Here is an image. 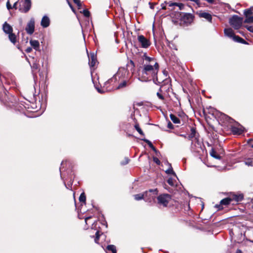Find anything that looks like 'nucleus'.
I'll return each instance as SVG.
<instances>
[{
	"instance_id": "obj_1",
	"label": "nucleus",
	"mask_w": 253,
	"mask_h": 253,
	"mask_svg": "<svg viewBox=\"0 0 253 253\" xmlns=\"http://www.w3.org/2000/svg\"><path fill=\"white\" fill-rule=\"evenodd\" d=\"M159 70V65L157 62L154 64H144L143 67H140L138 70V80L142 82H148L153 80L154 83L160 85L164 81L159 79L157 76Z\"/></svg>"
},
{
	"instance_id": "obj_2",
	"label": "nucleus",
	"mask_w": 253,
	"mask_h": 253,
	"mask_svg": "<svg viewBox=\"0 0 253 253\" xmlns=\"http://www.w3.org/2000/svg\"><path fill=\"white\" fill-rule=\"evenodd\" d=\"M155 192V194H157V189H150L148 191H146L143 194H138L134 195V197L135 200L139 201L142 199H144L146 202H151L152 201V197H150L147 199V195L150 194V193Z\"/></svg>"
},
{
	"instance_id": "obj_3",
	"label": "nucleus",
	"mask_w": 253,
	"mask_h": 253,
	"mask_svg": "<svg viewBox=\"0 0 253 253\" xmlns=\"http://www.w3.org/2000/svg\"><path fill=\"white\" fill-rule=\"evenodd\" d=\"M180 15L181 24L183 23L186 26L190 24L194 18V15L190 13L181 12Z\"/></svg>"
},
{
	"instance_id": "obj_4",
	"label": "nucleus",
	"mask_w": 253,
	"mask_h": 253,
	"mask_svg": "<svg viewBox=\"0 0 253 253\" xmlns=\"http://www.w3.org/2000/svg\"><path fill=\"white\" fill-rule=\"evenodd\" d=\"M243 18L237 15H234L229 19L230 25L235 29H239L242 26Z\"/></svg>"
},
{
	"instance_id": "obj_5",
	"label": "nucleus",
	"mask_w": 253,
	"mask_h": 253,
	"mask_svg": "<svg viewBox=\"0 0 253 253\" xmlns=\"http://www.w3.org/2000/svg\"><path fill=\"white\" fill-rule=\"evenodd\" d=\"M157 200L159 204L167 207L171 200V196L168 194H161L157 197Z\"/></svg>"
},
{
	"instance_id": "obj_6",
	"label": "nucleus",
	"mask_w": 253,
	"mask_h": 253,
	"mask_svg": "<svg viewBox=\"0 0 253 253\" xmlns=\"http://www.w3.org/2000/svg\"><path fill=\"white\" fill-rule=\"evenodd\" d=\"M21 4L19 10L24 13H27L31 9L32 2L31 0H21Z\"/></svg>"
},
{
	"instance_id": "obj_7",
	"label": "nucleus",
	"mask_w": 253,
	"mask_h": 253,
	"mask_svg": "<svg viewBox=\"0 0 253 253\" xmlns=\"http://www.w3.org/2000/svg\"><path fill=\"white\" fill-rule=\"evenodd\" d=\"M25 30L26 33L30 35H31L34 33L35 31V19L34 18H31L30 19V21L27 24Z\"/></svg>"
},
{
	"instance_id": "obj_8",
	"label": "nucleus",
	"mask_w": 253,
	"mask_h": 253,
	"mask_svg": "<svg viewBox=\"0 0 253 253\" xmlns=\"http://www.w3.org/2000/svg\"><path fill=\"white\" fill-rule=\"evenodd\" d=\"M138 41L142 48H146L150 45L149 41L143 35L138 36Z\"/></svg>"
},
{
	"instance_id": "obj_9",
	"label": "nucleus",
	"mask_w": 253,
	"mask_h": 253,
	"mask_svg": "<svg viewBox=\"0 0 253 253\" xmlns=\"http://www.w3.org/2000/svg\"><path fill=\"white\" fill-rule=\"evenodd\" d=\"M88 64L89 66L92 68L95 66L97 63V59L96 55L94 53H90L89 55H88Z\"/></svg>"
},
{
	"instance_id": "obj_10",
	"label": "nucleus",
	"mask_w": 253,
	"mask_h": 253,
	"mask_svg": "<svg viewBox=\"0 0 253 253\" xmlns=\"http://www.w3.org/2000/svg\"><path fill=\"white\" fill-rule=\"evenodd\" d=\"M199 16L201 18H204L206 19L209 22L211 23L212 22V16L211 14L206 12H201L198 13Z\"/></svg>"
},
{
	"instance_id": "obj_11",
	"label": "nucleus",
	"mask_w": 253,
	"mask_h": 253,
	"mask_svg": "<svg viewBox=\"0 0 253 253\" xmlns=\"http://www.w3.org/2000/svg\"><path fill=\"white\" fill-rule=\"evenodd\" d=\"M49 24H50V19H49V17L46 15L43 16L41 20V26L43 28H47V27H48L49 26Z\"/></svg>"
},
{
	"instance_id": "obj_12",
	"label": "nucleus",
	"mask_w": 253,
	"mask_h": 253,
	"mask_svg": "<svg viewBox=\"0 0 253 253\" xmlns=\"http://www.w3.org/2000/svg\"><path fill=\"white\" fill-rule=\"evenodd\" d=\"M31 67L34 78H35V77L37 76L36 74L37 72L40 71V65L36 62H34L33 64L31 65Z\"/></svg>"
},
{
	"instance_id": "obj_13",
	"label": "nucleus",
	"mask_w": 253,
	"mask_h": 253,
	"mask_svg": "<svg viewBox=\"0 0 253 253\" xmlns=\"http://www.w3.org/2000/svg\"><path fill=\"white\" fill-rule=\"evenodd\" d=\"M2 29L3 32L6 34H9L13 32L12 27L6 22L3 24Z\"/></svg>"
},
{
	"instance_id": "obj_14",
	"label": "nucleus",
	"mask_w": 253,
	"mask_h": 253,
	"mask_svg": "<svg viewBox=\"0 0 253 253\" xmlns=\"http://www.w3.org/2000/svg\"><path fill=\"white\" fill-rule=\"evenodd\" d=\"M244 128L242 126L237 127L232 126L231 131L235 134H241L244 131Z\"/></svg>"
},
{
	"instance_id": "obj_15",
	"label": "nucleus",
	"mask_w": 253,
	"mask_h": 253,
	"mask_svg": "<svg viewBox=\"0 0 253 253\" xmlns=\"http://www.w3.org/2000/svg\"><path fill=\"white\" fill-rule=\"evenodd\" d=\"M128 74V71L125 67L119 68L117 75L120 77H125Z\"/></svg>"
},
{
	"instance_id": "obj_16",
	"label": "nucleus",
	"mask_w": 253,
	"mask_h": 253,
	"mask_svg": "<svg viewBox=\"0 0 253 253\" xmlns=\"http://www.w3.org/2000/svg\"><path fill=\"white\" fill-rule=\"evenodd\" d=\"M224 33L226 36L229 38L233 39L235 35L234 33L233 30L231 28H225L224 30Z\"/></svg>"
},
{
	"instance_id": "obj_17",
	"label": "nucleus",
	"mask_w": 253,
	"mask_h": 253,
	"mask_svg": "<svg viewBox=\"0 0 253 253\" xmlns=\"http://www.w3.org/2000/svg\"><path fill=\"white\" fill-rule=\"evenodd\" d=\"M30 44L36 51H40V42L38 41L31 40L30 41Z\"/></svg>"
},
{
	"instance_id": "obj_18",
	"label": "nucleus",
	"mask_w": 253,
	"mask_h": 253,
	"mask_svg": "<svg viewBox=\"0 0 253 253\" xmlns=\"http://www.w3.org/2000/svg\"><path fill=\"white\" fill-rule=\"evenodd\" d=\"M191 132L190 134L188 136L187 138L189 140H192L193 138H196V128L194 127H191L190 129Z\"/></svg>"
},
{
	"instance_id": "obj_19",
	"label": "nucleus",
	"mask_w": 253,
	"mask_h": 253,
	"mask_svg": "<svg viewBox=\"0 0 253 253\" xmlns=\"http://www.w3.org/2000/svg\"><path fill=\"white\" fill-rule=\"evenodd\" d=\"M141 140L147 143L148 146L150 147V148H151L156 153V154H157L158 151L157 150L156 148L153 146V145L152 144V142L150 141L145 138H142L141 139Z\"/></svg>"
},
{
	"instance_id": "obj_20",
	"label": "nucleus",
	"mask_w": 253,
	"mask_h": 253,
	"mask_svg": "<svg viewBox=\"0 0 253 253\" xmlns=\"http://www.w3.org/2000/svg\"><path fill=\"white\" fill-rule=\"evenodd\" d=\"M210 154L212 157L216 159L220 160L221 159V157L220 155L217 154L216 151L214 150L213 148H212L211 149V150L210 152Z\"/></svg>"
},
{
	"instance_id": "obj_21",
	"label": "nucleus",
	"mask_w": 253,
	"mask_h": 253,
	"mask_svg": "<svg viewBox=\"0 0 253 253\" xmlns=\"http://www.w3.org/2000/svg\"><path fill=\"white\" fill-rule=\"evenodd\" d=\"M234 42L242 43L244 44H247V42L245 41L243 38L240 37L238 36H236L234 37L233 39H232Z\"/></svg>"
},
{
	"instance_id": "obj_22",
	"label": "nucleus",
	"mask_w": 253,
	"mask_h": 253,
	"mask_svg": "<svg viewBox=\"0 0 253 253\" xmlns=\"http://www.w3.org/2000/svg\"><path fill=\"white\" fill-rule=\"evenodd\" d=\"M218 114H219V117L221 119H222L223 120H224L225 121L229 122L230 120H233V119H231L230 117H229L228 116H227L223 113L219 112V113H218Z\"/></svg>"
},
{
	"instance_id": "obj_23",
	"label": "nucleus",
	"mask_w": 253,
	"mask_h": 253,
	"mask_svg": "<svg viewBox=\"0 0 253 253\" xmlns=\"http://www.w3.org/2000/svg\"><path fill=\"white\" fill-rule=\"evenodd\" d=\"M231 200L232 199L230 198H226L221 200L220 203L221 205L227 206L230 203Z\"/></svg>"
},
{
	"instance_id": "obj_24",
	"label": "nucleus",
	"mask_w": 253,
	"mask_h": 253,
	"mask_svg": "<svg viewBox=\"0 0 253 253\" xmlns=\"http://www.w3.org/2000/svg\"><path fill=\"white\" fill-rule=\"evenodd\" d=\"M8 38L10 41L15 44L16 42V37L14 34L13 33H10L8 34Z\"/></svg>"
},
{
	"instance_id": "obj_25",
	"label": "nucleus",
	"mask_w": 253,
	"mask_h": 253,
	"mask_svg": "<svg viewBox=\"0 0 253 253\" xmlns=\"http://www.w3.org/2000/svg\"><path fill=\"white\" fill-rule=\"evenodd\" d=\"M244 196L243 194L234 195L233 199L236 202H241L243 200Z\"/></svg>"
},
{
	"instance_id": "obj_26",
	"label": "nucleus",
	"mask_w": 253,
	"mask_h": 253,
	"mask_svg": "<svg viewBox=\"0 0 253 253\" xmlns=\"http://www.w3.org/2000/svg\"><path fill=\"white\" fill-rule=\"evenodd\" d=\"M69 164H70V162H69V161H68L67 160L63 161L61 163V166L60 168V176L62 179H63V178L62 177L61 172H62V170L64 169V165H66V166H67V165H69Z\"/></svg>"
},
{
	"instance_id": "obj_27",
	"label": "nucleus",
	"mask_w": 253,
	"mask_h": 253,
	"mask_svg": "<svg viewBox=\"0 0 253 253\" xmlns=\"http://www.w3.org/2000/svg\"><path fill=\"white\" fill-rule=\"evenodd\" d=\"M170 118L174 124H179L180 123L179 119L173 114H171L170 115Z\"/></svg>"
},
{
	"instance_id": "obj_28",
	"label": "nucleus",
	"mask_w": 253,
	"mask_h": 253,
	"mask_svg": "<svg viewBox=\"0 0 253 253\" xmlns=\"http://www.w3.org/2000/svg\"><path fill=\"white\" fill-rule=\"evenodd\" d=\"M167 163H168V165H169V168L167 170H166V173L168 174H172L173 175H174L175 176H176V173L173 170V169H172V168L171 167V164L169 163L168 162H167Z\"/></svg>"
},
{
	"instance_id": "obj_29",
	"label": "nucleus",
	"mask_w": 253,
	"mask_h": 253,
	"mask_svg": "<svg viewBox=\"0 0 253 253\" xmlns=\"http://www.w3.org/2000/svg\"><path fill=\"white\" fill-rule=\"evenodd\" d=\"M244 13L246 17V18H247V17H250V15L253 14V10H252L251 7H250V8L245 9L244 10Z\"/></svg>"
},
{
	"instance_id": "obj_30",
	"label": "nucleus",
	"mask_w": 253,
	"mask_h": 253,
	"mask_svg": "<svg viewBox=\"0 0 253 253\" xmlns=\"http://www.w3.org/2000/svg\"><path fill=\"white\" fill-rule=\"evenodd\" d=\"M117 80L116 77L115 76H114L113 78L109 79L107 81H106L104 84V87L106 86V89L107 90V85L108 84H111L112 83L115 82Z\"/></svg>"
},
{
	"instance_id": "obj_31",
	"label": "nucleus",
	"mask_w": 253,
	"mask_h": 253,
	"mask_svg": "<svg viewBox=\"0 0 253 253\" xmlns=\"http://www.w3.org/2000/svg\"><path fill=\"white\" fill-rule=\"evenodd\" d=\"M145 61L147 63V64H154V63L157 62L154 58L149 56L146 57V60Z\"/></svg>"
},
{
	"instance_id": "obj_32",
	"label": "nucleus",
	"mask_w": 253,
	"mask_h": 253,
	"mask_svg": "<svg viewBox=\"0 0 253 253\" xmlns=\"http://www.w3.org/2000/svg\"><path fill=\"white\" fill-rule=\"evenodd\" d=\"M107 249L108 251H111L112 253H117L116 248L114 245H110L107 246Z\"/></svg>"
},
{
	"instance_id": "obj_33",
	"label": "nucleus",
	"mask_w": 253,
	"mask_h": 253,
	"mask_svg": "<svg viewBox=\"0 0 253 253\" xmlns=\"http://www.w3.org/2000/svg\"><path fill=\"white\" fill-rule=\"evenodd\" d=\"M245 164L248 166H253V159L251 158H248L245 161Z\"/></svg>"
},
{
	"instance_id": "obj_34",
	"label": "nucleus",
	"mask_w": 253,
	"mask_h": 253,
	"mask_svg": "<svg viewBox=\"0 0 253 253\" xmlns=\"http://www.w3.org/2000/svg\"><path fill=\"white\" fill-rule=\"evenodd\" d=\"M134 128L140 135H143V136L144 135V134L143 131L142 130L141 128L139 127V126L138 124H135Z\"/></svg>"
},
{
	"instance_id": "obj_35",
	"label": "nucleus",
	"mask_w": 253,
	"mask_h": 253,
	"mask_svg": "<svg viewBox=\"0 0 253 253\" xmlns=\"http://www.w3.org/2000/svg\"><path fill=\"white\" fill-rule=\"evenodd\" d=\"M127 85V82L126 81H124L122 83H120L118 87L116 88L117 89H119L122 88H124Z\"/></svg>"
},
{
	"instance_id": "obj_36",
	"label": "nucleus",
	"mask_w": 253,
	"mask_h": 253,
	"mask_svg": "<svg viewBox=\"0 0 253 253\" xmlns=\"http://www.w3.org/2000/svg\"><path fill=\"white\" fill-rule=\"evenodd\" d=\"M79 200L81 202H84V203L85 202L86 197H85V194H84V192L82 193L80 195V197H79Z\"/></svg>"
},
{
	"instance_id": "obj_37",
	"label": "nucleus",
	"mask_w": 253,
	"mask_h": 253,
	"mask_svg": "<svg viewBox=\"0 0 253 253\" xmlns=\"http://www.w3.org/2000/svg\"><path fill=\"white\" fill-rule=\"evenodd\" d=\"M175 181V180L173 179L171 177L169 178L168 179V180H167V182L169 183V184L171 186H174V182Z\"/></svg>"
},
{
	"instance_id": "obj_38",
	"label": "nucleus",
	"mask_w": 253,
	"mask_h": 253,
	"mask_svg": "<svg viewBox=\"0 0 253 253\" xmlns=\"http://www.w3.org/2000/svg\"><path fill=\"white\" fill-rule=\"evenodd\" d=\"M173 5L178 6L180 10L183 9L185 7V5L181 3H173Z\"/></svg>"
},
{
	"instance_id": "obj_39",
	"label": "nucleus",
	"mask_w": 253,
	"mask_h": 253,
	"mask_svg": "<svg viewBox=\"0 0 253 253\" xmlns=\"http://www.w3.org/2000/svg\"><path fill=\"white\" fill-rule=\"evenodd\" d=\"M244 22L246 23H253V16H250V17H247V18H246L244 21Z\"/></svg>"
},
{
	"instance_id": "obj_40",
	"label": "nucleus",
	"mask_w": 253,
	"mask_h": 253,
	"mask_svg": "<svg viewBox=\"0 0 253 253\" xmlns=\"http://www.w3.org/2000/svg\"><path fill=\"white\" fill-rule=\"evenodd\" d=\"M99 237H100L99 232V231H97L95 233V237L94 239V242L96 243H98Z\"/></svg>"
},
{
	"instance_id": "obj_41",
	"label": "nucleus",
	"mask_w": 253,
	"mask_h": 253,
	"mask_svg": "<svg viewBox=\"0 0 253 253\" xmlns=\"http://www.w3.org/2000/svg\"><path fill=\"white\" fill-rule=\"evenodd\" d=\"M83 13L85 17H88L90 16V12L87 9H84Z\"/></svg>"
},
{
	"instance_id": "obj_42",
	"label": "nucleus",
	"mask_w": 253,
	"mask_h": 253,
	"mask_svg": "<svg viewBox=\"0 0 253 253\" xmlns=\"http://www.w3.org/2000/svg\"><path fill=\"white\" fill-rule=\"evenodd\" d=\"M129 159L127 157L125 158V160L121 162V165L122 166L126 165L128 163Z\"/></svg>"
},
{
	"instance_id": "obj_43",
	"label": "nucleus",
	"mask_w": 253,
	"mask_h": 253,
	"mask_svg": "<svg viewBox=\"0 0 253 253\" xmlns=\"http://www.w3.org/2000/svg\"><path fill=\"white\" fill-rule=\"evenodd\" d=\"M158 194V192H157V194H155V192H152L150 193V194L147 195V199H148L150 197H152V201L155 198V196Z\"/></svg>"
},
{
	"instance_id": "obj_44",
	"label": "nucleus",
	"mask_w": 253,
	"mask_h": 253,
	"mask_svg": "<svg viewBox=\"0 0 253 253\" xmlns=\"http://www.w3.org/2000/svg\"><path fill=\"white\" fill-rule=\"evenodd\" d=\"M74 2L76 3L78 6V8L80 9L82 6V4L81 3L80 0H73Z\"/></svg>"
},
{
	"instance_id": "obj_45",
	"label": "nucleus",
	"mask_w": 253,
	"mask_h": 253,
	"mask_svg": "<svg viewBox=\"0 0 253 253\" xmlns=\"http://www.w3.org/2000/svg\"><path fill=\"white\" fill-rule=\"evenodd\" d=\"M157 96L160 99H161L163 101H164L165 100V98H164V96L160 92H158L157 93Z\"/></svg>"
},
{
	"instance_id": "obj_46",
	"label": "nucleus",
	"mask_w": 253,
	"mask_h": 253,
	"mask_svg": "<svg viewBox=\"0 0 253 253\" xmlns=\"http://www.w3.org/2000/svg\"><path fill=\"white\" fill-rule=\"evenodd\" d=\"M153 161L156 163L158 165H160L161 164V162L159 160L158 158H157V157H153Z\"/></svg>"
},
{
	"instance_id": "obj_47",
	"label": "nucleus",
	"mask_w": 253,
	"mask_h": 253,
	"mask_svg": "<svg viewBox=\"0 0 253 253\" xmlns=\"http://www.w3.org/2000/svg\"><path fill=\"white\" fill-rule=\"evenodd\" d=\"M186 1H193L194 2L196 5H198V6H199L200 5V1L199 0H186Z\"/></svg>"
},
{
	"instance_id": "obj_48",
	"label": "nucleus",
	"mask_w": 253,
	"mask_h": 253,
	"mask_svg": "<svg viewBox=\"0 0 253 253\" xmlns=\"http://www.w3.org/2000/svg\"><path fill=\"white\" fill-rule=\"evenodd\" d=\"M247 29L250 32L253 33V26H246Z\"/></svg>"
},
{
	"instance_id": "obj_49",
	"label": "nucleus",
	"mask_w": 253,
	"mask_h": 253,
	"mask_svg": "<svg viewBox=\"0 0 253 253\" xmlns=\"http://www.w3.org/2000/svg\"><path fill=\"white\" fill-rule=\"evenodd\" d=\"M6 7L8 10H10L12 8V6H11V4L10 3V2L9 0H8L6 2Z\"/></svg>"
},
{
	"instance_id": "obj_50",
	"label": "nucleus",
	"mask_w": 253,
	"mask_h": 253,
	"mask_svg": "<svg viewBox=\"0 0 253 253\" xmlns=\"http://www.w3.org/2000/svg\"><path fill=\"white\" fill-rule=\"evenodd\" d=\"M168 127L170 129H172L173 128V126L170 121H169L168 122Z\"/></svg>"
},
{
	"instance_id": "obj_51",
	"label": "nucleus",
	"mask_w": 253,
	"mask_h": 253,
	"mask_svg": "<svg viewBox=\"0 0 253 253\" xmlns=\"http://www.w3.org/2000/svg\"><path fill=\"white\" fill-rule=\"evenodd\" d=\"M95 88L97 90L98 92L99 93H104L105 92V90H102L100 88H99V87H97V86H95Z\"/></svg>"
},
{
	"instance_id": "obj_52",
	"label": "nucleus",
	"mask_w": 253,
	"mask_h": 253,
	"mask_svg": "<svg viewBox=\"0 0 253 253\" xmlns=\"http://www.w3.org/2000/svg\"><path fill=\"white\" fill-rule=\"evenodd\" d=\"M32 48L31 47H27L26 50H25V51L27 52V53H30L32 51Z\"/></svg>"
},
{
	"instance_id": "obj_53",
	"label": "nucleus",
	"mask_w": 253,
	"mask_h": 253,
	"mask_svg": "<svg viewBox=\"0 0 253 253\" xmlns=\"http://www.w3.org/2000/svg\"><path fill=\"white\" fill-rule=\"evenodd\" d=\"M146 57H148V56L147 55V54H146V53H144V54H143V56H142V59H143V60H146Z\"/></svg>"
},
{
	"instance_id": "obj_54",
	"label": "nucleus",
	"mask_w": 253,
	"mask_h": 253,
	"mask_svg": "<svg viewBox=\"0 0 253 253\" xmlns=\"http://www.w3.org/2000/svg\"><path fill=\"white\" fill-rule=\"evenodd\" d=\"M91 216H88L85 218V222L86 224H87V221L91 218Z\"/></svg>"
},
{
	"instance_id": "obj_55",
	"label": "nucleus",
	"mask_w": 253,
	"mask_h": 253,
	"mask_svg": "<svg viewBox=\"0 0 253 253\" xmlns=\"http://www.w3.org/2000/svg\"><path fill=\"white\" fill-rule=\"evenodd\" d=\"M130 64L132 66V68H134L135 65H134V63L133 62V61L132 60H130Z\"/></svg>"
},
{
	"instance_id": "obj_56",
	"label": "nucleus",
	"mask_w": 253,
	"mask_h": 253,
	"mask_svg": "<svg viewBox=\"0 0 253 253\" xmlns=\"http://www.w3.org/2000/svg\"><path fill=\"white\" fill-rule=\"evenodd\" d=\"M17 2H15L13 4V6H12V8L16 9V4H17Z\"/></svg>"
},
{
	"instance_id": "obj_57",
	"label": "nucleus",
	"mask_w": 253,
	"mask_h": 253,
	"mask_svg": "<svg viewBox=\"0 0 253 253\" xmlns=\"http://www.w3.org/2000/svg\"><path fill=\"white\" fill-rule=\"evenodd\" d=\"M210 3H213L214 0H206Z\"/></svg>"
},
{
	"instance_id": "obj_58",
	"label": "nucleus",
	"mask_w": 253,
	"mask_h": 253,
	"mask_svg": "<svg viewBox=\"0 0 253 253\" xmlns=\"http://www.w3.org/2000/svg\"><path fill=\"white\" fill-rule=\"evenodd\" d=\"M236 253H242V252L241 250L238 249L237 250Z\"/></svg>"
},
{
	"instance_id": "obj_59",
	"label": "nucleus",
	"mask_w": 253,
	"mask_h": 253,
	"mask_svg": "<svg viewBox=\"0 0 253 253\" xmlns=\"http://www.w3.org/2000/svg\"><path fill=\"white\" fill-rule=\"evenodd\" d=\"M179 136L183 137L184 138H187V137L186 134H180Z\"/></svg>"
},
{
	"instance_id": "obj_60",
	"label": "nucleus",
	"mask_w": 253,
	"mask_h": 253,
	"mask_svg": "<svg viewBox=\"0 0 253 253\" xmlns=\"http://www.w3.org/2000/svg\"><path fill=\"white\" fill-rule=\"evenodd\" d=\"M149 4L150 5V8H151V9H154V5H152L151 4V2H149Z\"/></svg>"
},
{
	"instance_id": "obj_61",
	"label": "nucleus",
	"mask_w": 253,
	"mask_h": 253,
	"mask_svg": "<svg viewBox=\"0 0 253 253\" xmlns=\"http://www.w3.org/2000/svg\"><path fill=\"white\" fill-rule=\"evenodd\" d=\"M64 185H65V186H66V187L67 188V189H69V187H68V186L66 185V184H65V182H64Z\"/></svg>"
},
{
	"instance_id": "obj_62",
	"label": "nucleus",
	"mask_w": 253,
	"mask_h": 253,
	"mask_svg": "<svg viewBox=\"0 0 253 253\" xmlns=\"http://www.w3.org/2000/svg\"><path fill=\"white\" fill-rule=\"evenodd\" d=\"M162 91V87H161L159 89V91Z\"/></svg>"
},
{
	"instance_id": "obj_63",
	"label": "nucleus",
	"mask_w": 253,
	"mask_h": 253,
	"mask_svg": "<svg viewBox=\"0 0 253 253\" xmlns=\"http://www.w3.org/2000/svg\"><path fill=\"white\" fill-rule=\"evenodd\" d=\"M72 181V180L71 179V180H70V182H70V184H71V185H72V181Z\"/></svg>"
},
{
	"instance_id": "obj_64",
	"label": "nucleus",
	"mask_w": 253,
	"mask_h": 253,
	"mask_svg": "<svg viewBox=\"0 0 253 253\" xmlns=\"http://www.w3.org/2000/svg\"><path fill=\"white\" fill-rule=\"evenodd\" d=\"M164 74L166 75V76H167L166 73H165V71L164 72Z\"/></svg>"
}]
</instances>
